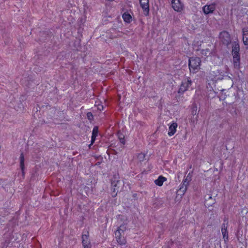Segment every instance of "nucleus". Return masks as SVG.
Masks as SVG:
<instances>
[{
    "mask_svg": "<svg viewBox=\"0 0 248 248\" xmlns=\"http://www.w3.org/2000/svg\"><path fill=\"white\" fill-rule=\"evenodd\" d=\"M232 47L233 65L235 68L239 69L240 68V48L238 40L232 43Z\"/></svg>",
    "mask_w": 248,
    "mask_h": 248,
    "instance_id": "nucleus-1",
    "label": "nucleus"
},
{
    "mask_svg": "<svg viewBox=\"0 0 248 248\" xmlns=\"http://www.w3.org/2000/svg\"><path fill=\"white\" fill-rule=\"evenodd\" d=\"M201 60L197 57H191L188 59V67L190 72L195 73L199 69Z\"/></svg>",
    "mask_w": 248,
    "mask_h": 248,
    "instance_id": "nucleus-2",
    "label": "nucleus"
},
{
    "mask_svg": "<svg viewBox=\"0 0 248 248\" xmlns=\"http://www.w3.org/2000/svg\"><path fill=\"white\" fill-rule=\"evenodd\" d=\"M219 38L224 46H228L231 44V35L226 31H223L219 33Z\"/></svg>",
    "mask_w": 248,
    "mask_h": 248,
    "instance_id": "nucleus-3",
    "label": "nucleus"
},
{
    "mask_svg": "<svg viewBox=\"0 0 248 248\" xmlns=\"http://www.w3.org/2000/svg\"><path fill=\"white\" fill-rule=\"evenodd\" d=\"M122 182L118 180H116V177H114V180L111 181L112 188L111 189V195L112 197H115L119 191V188L122 185Z\"/></svg>",
    "mask_w": 248,
    "mask_h": 248,
    "instance_id": "nucleus-4",
    "label": "nucleus"
},
{
    "mask_svg": "<svg viewBox=\"0 0 248 248\" xmlns=\"http://www.w3.org/2000/svg\"><path fill=\"white\" fill-rule=\"evenodd\" d=\"M192 81L190 78L184 79L180 85V87L178 91V93L180 94H183L191 85Z\"/></svg>",
    "mask_w": 248,
    "mask_h": 248,
    "instance_id": "nucleus-5",
    "label": "nucleus"
},
{
    "mask_svg": "<svg viewBox=\"0 0 248 248\" xmlns=\"http://www.w3.org/2000/svg\"><path fill=\"white\" fill-rule=\"evenodd\" d=\"M140 6L143 11L145 16H147L149 14V0H139Z\"/></svg>",
    "mask_w": 248,
    "mask_h": 248,
    "instance_id": "nucleus-6",
    "label": "nucleus"
},
{
    "mask_svg": "<svg viewBox=\"0 0 248 248\" xmlns=\"http://www.w3.org/2000/svg\"><path fill=\"white\" fill-rule=\"evenodd\" d=\"M171 5L172 8L176 12H180L183 9L184 5L180 0H172Z\"/></svg>",
    "mask_w": 248,
    "mask_h": 248,
    "instance_id": "nucleus-7",
    "label": "nucleus"
},
{
    "mask_svg": "<svg viewBox=\"0 0 248 248\" xmlns=\"http://www.w3.org/2000/svg\"><path fill=\"white\" fill-rule=\"evenodd\" d=\"M215 10V4L206 5L202 8L203 12L205 15L212 14Z\"/></svg>",
    "mask_w": 248,
    "mask_h": 248,
    "instance_id": "nucleus-8",
    "label": "nucleus"
},
{
    "mask_svg": "<svg viewBox=\"0 0 248 248\" xmlns=\"http://www.w3.org/2000/svg\"><path fill=\"white\" fill-rule=\"evenodd\" d=\"M87 234H83L82 236V244L84 248H91L90 242L89 241V232Z\"/></svg>",
    "mask_w": 248,
    "mask_h": 248,
    "instance_id": "nucleus-9",
    "label": "nucleus"
},
{
    "mask_svg": "<svg viewBox=\"0 0 248 248\" xmlns=\"http://www.w3.org/2000/svg\"><path fill=\"white\" fill-rule=\"evenodd\" d=\"M126 222L123 223L118 228V229L115 232V236L121 235L122 233L124 232L126 230Z\"/></svg>",
    "mask_w": 248,
    "mask_h": 248,
    "instance_id": "nucleus-10",
    "label": "nucleus"
},
{
    "mask_svg": "<svg viewBox=\"0 0 248 248\" xmlns=\"http://www.w3.org/2000/svg\"><path fill=\"white\" fill-rule=\"evenodd\" d=\"M19 160H20V167L21 170L22 175L23 176H24L25 173V164H24L25 158H24V154L23 152H22L20 154V157H19Z\"/></svg>",
    "mask_w": 248,
    "mask_h": 248,
    "instance_id": "nucleus-11",
    "label": "nucleus"
},
{
    "mask_svg": "<svg viewBox=\"0 0 248 248\" xmlns=\"http://www.w3.org/2000/svg\"><path fill=\"white\" fill-rule=\"evenodd\" d=\"M243 41L245 46H248V27H245L242 29Z\"/></svg>",
    "mask_w": 248,
    "mask_h": 248,
    "instance_id": "nucleus-12",
    "label": "nucleus"
},
{
    "mask_svg": "<svg viewBox=\"0 0 248 248\" xmlns=\"http://www.w3.org/2000/svg\"><path fill=\"white\" fill-rule=\"evenodd\" d=\"M177 126V124L176 122L173 123L169 126V131L168 132V135L170 136H172L175 134L176 131Z\"/></svg>",
    "mask_w": 248,
    "mask_h": 248,
    "instance_id": "nucleus-13",
    "label": "nucleus"
},
{
    "mask_svg": "<svg viewBox=\"0 0 248 248\" xmlns=\"http://www.w3.org/2000/svg\"><path fill=\"white\" fill-rule=\"evenodd\" d=\"M191 109V114L193 116V118H192L193 121H194V120H195L194 116L198 115L197 106L195 103H193L192 104ZM197 116H197L195 117L196 120H197Z\"/></svg>",
    "mask_w": 248,
    "mask_h": 248,
    "instance_id": "nucleus-14",
    "label": "nucleus"
},
{
    "mask_svg": "<svg viewBox=\"0 0 248 248\" xmlns=\"http://www.w3.org/2000/svg\"><path fill=\"white\" fill-rule=\"evenodd\" d=\"M122 17L124 21L127 23H130L132 21V16L127 12H124L123 14Z\"/></svg>",
    "mask_w": 248,
    "mask_h": 248,
    "instance_id": "nucleus-15",
    "label": "nucleus"
},
{
    "mask_svg": "<svg viewBox=\"0 0 248 248\" xmlns=\"http://www.w3.org/2000/svg\"><path fill=\"white\" fill-rule=\"evenodd\" d=\"M167 179L162 175H160L158 178L155 181V183L156 185L161 186H162L164 181H166Z\"/></svg>",
    "mask_w": 248,
    "mask_h": 248,
    "instance_id": "nucleus-16",
    "label": "nucleus"
},
{
    "mask_svg": "<svg viewBox=\"0 0 248 248\" xmlns=\"http://www.w3.org/2000/svg\"><path fill=\"white\" fill-rule=\"evenodd\" d=\"M115 237L117 239V242L121 245H123L125 244L126 240L125 239L124 237H122V235L120 236H115Z\"/></svg>",
    "mask_w": 248,
    "mask_h": 248,
    "instance_id": "nucleus-17",
    "label": "nucleus"
},
{
    "mask_svg": "<svg viewBox=\"0 0 248 248\" xmlns=\"http://www.w3.org/2000/svg\"><path fill=\"white\" fill-rule=\"evenodd\" d=\"M117 135H118V137L120 140V142L121 143H122L123 144H125V140H124V134L122 133L119 132L118 133Z\"/></svg>",
    "mask_w": 248,
    "mask_h": 248,
    "instance_id": "nucleus-18",
    "label": "nucleus"
},
{
    "mask_svg": "<svg viewBox=\"0 0 248 248\" xmlns=\"http://www.w3.org/2000/svg\"><path fill=\"white\" fill-rule=\"evenodd\" d=\"M98 134V127L95 126L93 127L92 137L96 139Z\"/></svg>",
    "mask_w": 248,
    "mask_h": 248,
    "instance_id": "nucleus-19",
    "label": "nucleus"
},
{
    "mask_svg": "<svg viewBox=\"0 0 248 248\" xmlns=\"http://www.w3.org/2000/svg\"><path fill=\"white\" fill-rule=\"evenodd\" d=\"M221 232L223 235V238L224 239L225 242H227L229 240L228 231L227 230H221Z\"/></svg>",
    "mask_w": 248,
    "mask_h": 248,
    "instance_id": "nucleus-20",
    "label": "nucleus"
},
{
    "mask_svg": "<svg viewBox=\"0 0 248 248\" xmlns=\"http://www.w3.org/2000/svg\"><path fill=\"white\" fill-rule=\"evenodd\" d=\"M186 190V188H185V189H183L182 188H179V189L177 191L176 194L177 195H180L181 198L185 194Z\"/></svg>",
    "mask_w": 248,
    "mask_h": 248,
    "instance_id": "nucleus-21",
    "label": "nucleus"
},
{
    "mask_svg": "<svg viewBox=\"0 0 248 248\" xmlns=\"http://www.w3.org/2000/svg\"><path fill=\"white\" fill-rule=\"evenodd\" d=\"M201 53L202 55L207 57L209 54H210L211 53L210 52L209 49L206 48L205 49H202L201 51Z\"/></svg>",
    "mask_w": 248,
    "mask_h": 248,
    "instance_id": "nucleus-22",
    "label": "nucleus"
},
{
    "mask_svg": "<svg viewBox=\"0 0 248 248\" xmlns=\"http://www.w3.org/2000/svg\"><path fill=\"white\" fill-rule=\"evenodd\" d=\"M87 117L88 119L90 121L93 120V116L91 112H88L87 113Z\"/></svg>",
    "mask_w": 248,
    "mask_h": 248,
    "instance_id": "nucleus-23",
    "label": "nucleus"
},
{
    "mask_svg": "<svg viewBox=\"0 0 248 248\" xmlns=\"http://www.w3.org/2000/svg\"><path fill=\"white\" fill-rule=\"evenodd\" d=\"M182 184L183 185L185 186V188H186L187 189V186L189 184V181L187 180V178H186V179H184L182 182Z\"/></svg>",
    "mask_w": 248,
    "mask_h": 248,
    "instance_id": "nucleus-24",
    "label": "nucleus"
},
{
    "mask_svg": "<svg viewBox=\"0 0 248 248\" xmlns=\"http://www.w3.org/2000/svg\"><path fill=\"white\" fill-rule=\"evenodd\" d=\"M225 220H224V222L221 225V230H227V224L228 223H225Z\"/></svg>",
    "mask_w": 248,
    "mask_h": 248,
    "instance_id": "nucleus-25",
    "label": "nucleus"
},
{
    "mask_svg": "<svg viewBox=\"0 0 248 248\" xmlns=\"http://www.w3.org/2000/svg\"><path fill=\"white\" fill-rule=\"evenodd\" d=\"M36 177H37V174H36V172L32 173L31 174V177L30 178V180L31 181H34L36 179Z\"/></svg>",
    "mask_w": 248,
    "mask_h": 248,
    "instance_id": "nucleus-26",
    "label": "nucleus"
},
{
    "mask_svg": "<svg viewBox=\"0 0 248 248\" xmlns=\"http://www.w3.org/2000/svg\"><path fill=\"white\" fill-rule=\"evenodd\" d=\"M145 157V155L143 154H140L138 155V158L140 161H143Z\"/></svg>",
    "mask_w": 248,
    "mask_h": 248,
    "instance_id": "nucleus-27",
    "label": "nucleus"
},
{
    "mask_svg": "<svg viewBox=\"0 0 248 248\" xmlns=\"http://www.w3.org/2000/svg\"><path fill=\"white\" fill-rule=\"evenodd\" d=\"M95 140H96L95 138H93V137H92V138H91V145H93L94 143V142L95 141Z\"/></svg>",
    "mask_w": 248,
    "mask_h": 248,
    "instance_id": "nucleus-28",
    "label": "nucleus"
},
{
    "mask_svg": "<svg viewBox=\"0 0 248 248\" xmlns=\"http://www.w3.org/2000/svg\"><path fill=\"white\" fill-rule=\"evenodd\" d=\"M132 197L135 199H137L138 198H137V193H134L133 195H132Z\"/></svg>",
    "mask_w": 248,
    "mask_h": 248,
    "instance_id": "nucleus-29",
    "label": "nucleus"
},
{
    "mask_svg": "<svg viewBox=\"0 0 248 248\" xmlns=\"http://www.w3.org/2000/svg\"><path fill=\"white\" fill-rule=\"evenodd\" d=\"M180 188H182L183 189H185V186L183 185V184L182 183L180 185Z\"/></svg>",
    "mask_w": 248,
    "mask_h": 248,
    "instance_id": "nucleus-30",
    "label": "nucleus"
},
{
    "mask_svg": "<svg viewBox=\"0 0 248 248\" xmlns=\"http://www.w3.org/2000/svg\"><path fill=\"white\" fill-rule=\"evenodd\" d=\"M116 28H117V26H115V24H114L113 27L112 28V30H116Z\"/></svg>",
    "mask_w": 248,
    "mask_h": 248,
    "instance_id": "nucleus-31",
    "label": "nucleus"
},
{
    "mask_svg": "<svg viewBox=\"0 0 248 248\" xmlns=\"http://www.w3.org/2000/svg\"><path fill=\"white\" fill-rule=\"evenodd\" d=\"M92 145H91V143L89 145V147L90 148H91V147Z\"/></svg>",
    "mask_w": 248,
    "mask_h": 248,
    "instance_id": "nucleus-32",
    "label": "nucleus"
},
{
    "mask_svg": "<svg viewBox=\"0 0 248 248\" xmlns=\"http://www.w3.org/2000/svg\"><path fill=\"white\" fill-rule=\"evenodd\" d=\"M208 205L209 207L210 206H212V204H208Z\"/></svg>",
    "mask_w": 248,
    "mask_h": 248,
    "instance_id": "nucleus-33",
    "label": "nucleus"
},
{
    "mask_svg": "<svg viewBox=\"0 0 248 248\" xmlns=\"http://www.w3.org/2000/svg\"><path fill=\"white\" fill-rule=\"evenodd\" d=\"M209 199H212V197H209Z\"/></svg>",
    "mask_w": 248,
    "mask_h": 248,
    "instance_id": "nucleus-34",
    "label": "nucleus"
}]
</instances>
